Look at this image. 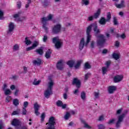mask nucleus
<instances>
[{
    "label": "nucleus",
    "mask_w": 129,
    "mask_h": 129,
    "mask_svg": "<svg viewBox=\"0 0 129 129\" xmlns=\"http://www.w3.org/2000/svg\"><path fill=\"white\" fill-rule=\"evenodd\" d=\"M19 113H20V111H14L12 113V115H16V114H19Z\"/></svg>",
    "instance_id": "obj_45"
},
{
    "label": "nucleus",
    "mask_w": 129,
    "mask_h": 129,
    "mask_svg": "<svg viewBox=\"0 0 129 129\" xmlns=\"http://www.w3.org/2000/svg\"><path fill=\"white\" fill-rule=\"evenodd\" d=\"M17 129H28V127H27V126H22L20 125V126H19Z\"/></svg>",
    "instance_id": "obj_46"
},
{
    "label": "nucleus",
    "mask_w": 129,
    "mask_h": 129,
    "mask_svg": "<svg viewBox=\"0 0 129 129\" xmlns=\"http://www.w3.org/2000/svg\"><path fill=\"white\" fill-rule=\"evenodd\" d=\"M113 22H114V25H117V20L116 19V18L115 17L114 18Z\"/></svg>",
    "instance_id": "obj_51"
},
{
    "label": "nucleus",
    "mask_w": 129,
    "mask_h": 129,
    "mask_svg": "<svg viewBox=\"0 0 129 129\" xmlns=\"http://www.w3.org/2000/svg\"><path fill=\"white\" fill-rule=\"evenodd\" d=\"M56 67L59 70H62L64 68V62L63 60H59L56 64Z\"/></svg>",
    "instance_id": "obj_16"
},
{
    "label": "nucleus",
    "mask_w": 129,
    "mask_h": 129,
    "mask_svg": "<svg viewBox=\"0 0 129 129\" xmlns=\"http://www.w3.org/2000/svg\"><path fill=\"white\" fill-rule=\"evenodd\" d=\"M75 63V61L74 60H69L67 64L68 66H69V67H73V65H74Z\"/></svg>",
    "instance_id": "obj_26"
},
{
    "label": "nucleus",
    "mask_w": 129,
    "mask_h": 129,
    "mask_svg": "<svg viewBox=\"0 0 129 129\" xmlns=\"http://www.w3.org/2000/svg\"><path fill=\"white\" fill-rule=\"evenodd\" d=\"M120 37H121V38H122V39H125V34H124V33H123L122 34H121V35H120Z\"/></svg>",
    "instance_id": "obj_58"
},
{
    "label": "nucleus",
    "mask_w": 129,
    "mask_h": 129,
    "mask_svg": "<svg viewBox=\"0 0 129 129\" xmlns=\"http://www.w3.org/2000/svg\"><path fill=\"white\" fill-rule=\"evenodd\" d=\"M56 105L59 106L60 107H62V108H66V106H67L66 104H63L62 101L60 100H58L57 102H56Z\"/></svg>",
    "instance_id": "obj_20"
},
{
    "label": "nucleus",
    "mask_w": 129,
    "mask_h": 129,
    "mask_svg": "<svg viewBox=\"0 0 129 129\" xmlns=\"http://www.w3.org/2000/svg\"><path fill=\"white\" fill-rule=\"evenodd\" d=\"M105 42V39H104L103 35L100 34L97 37V44L98 47H103V44Z\"/></svg>",
    "instance_id": "obj_4"
},
{
    "label": "nucleus",
    "mask_w": 129,
    "mask_h": 129,
    "mask_svg": "<svg viewBox=\"0 0 129 129\" xmlns=\"http://www.w3.org/2000/svg\"><path fill=\"white\" fill-rule=\"evenodd\" d=\"M115 6L118 9H121V8H124V2L122 1L120 4H116Z\"/></svg>",
    "instance_id": "obj_23"
},
{
    "label": "nucleus",
    "mask_w": 129,
    "mask_h": 129,
    "mask_svg": "<svg viewBox=\"0 0 129 129\" xmlns=\"http://www.w3.org/2000/svg\"><path fill=\"white\" fill-rule=\"evenodd\" d=\"M115 90H116V86H111L108 87V91L109 93H113V92L115 91Z\"/></svg>",
    "instance_id": "obj_19"
},
{
    "label": "nucleus",
    "mask_w": 129,
    "mask_h": 129,
    "mask_svg": "<svg viewBox=\"0 0 129 129\" xmlns=\"http://www.w3.org/2000/svg\"><path fill=\"white\" fill-rule=\"evenodd\" d=\"M85 68L86 69H90V68H91V66H90V64H89V63L88 62H86L85 64Z\"/></svg>",
    "instance_id": "obj_36"
},
{
    "label": "nucleus",
    "mask_w": 129,
    "mask_h": 129,
    "mask_svg": "<svg viewBox=\"0 0 129 129\" xmlns=\"http://www.w3.org/2000/svg\"><path fill=\"white\" fill-rule=\"evenodd\" d=\"M95 43H94V41H91V48H94V45Z\"/></svg>",
    "instance_id": "obj_52"
},
{
    "label": "nucleus",
    "mask_w": 129,
    "mask_h": 129,
    "mask_svg": "<svg viewBox=\"0 0 129 129\" xmlns=\"http://www.w3.org/2000/svg\"><path fill=\"white\" fill-rule=\"evenodd\" d=\"M2 88L5 95H11L12 94V91L10 89H8V84H4Z\"/></svg>",
    "instance_id": "obj_8"
},
{
    "label": "nucleus",
    "mask_w": 129,
    "mask_h": 129,
    "mask_svg": "<svg viewBox=\"0 0 129 129\" xmlns=\"http://www.w3.org/2000/svg\"><path fill=\"white\" fill-rule=\"evenodd\" d=\"M121 111H122V108L117 110L116 111V114H120V113H121Z\"/></svg>",
    "instance_id": "obj_47"
},
{
    "label": "nucleus",
    "mask_w": 129,
    "mask_h": 129,
    "mask_svg": "<svg viewBox=\"0 0 129 129\" xmlns=\"http://www.w3.org/2000/svg\"><path fill=\"white\" fill-rule=\"evenodd\" d=\"M122 78H123V76L122 75L116 76L114 78V82H119V81H121V80H122Z\"/></svg>",
    "instance_id": "obj_17"
},
{
    "label": "nucleus",
    "mask_w": 129,
    "mask_h": 129,
    "mask_svg": "<svg viewBox=\"0 0 129 129\" xmlns=\"http://www.w3.org/2000/svg\"><path fill=\"white\" fill-rule=\"evenodd\" d=\"M115 121V119H110L108 122V123L109 124H111V123H114V122Z\"/></svg>",
    "instance_id": "obj_43"
},
{
    "label": "nucleus",
    "mask_w": 129,
    "mask_h": 129,
    "mask_svg": "<svg viewBox=\"0 0 129 129\" xmlns=\"http://www.w3.org/2000/svg\"><path fill=\"white\" fill-rule=\"evenodd\" d=\"M110 19H111V14L110 12H108L107 14V19H105L104 18H102L99 21V23L100 25H105L106 22H108Z\"/></svg>",
    "instance_id": "obj_6"
},
{
    "label": "nucleus",
    "mask_w": 129,
    "mask_h": 129,
    "mask_svg": "<svg viewBox=\"0 0 129 129\" xmlns=\"http://www.w3.org/2000/svg\"><path fill=\"white\" fill-rule=\"evenodd\" d=\"M50 56H51V50L49 49L46 53L45 57L48 59V58H50Z\"/></svg>",
    "instance_id": "obj_32"
},
{
    "label": "nucleus",
    "mask_w": 129,
    "mask_h": 129,
    "mask_svg": "<svg viewBox=\"0 0 129 129\" xmlns=\"http://www.w3.org/2000/svg\"><path fill=\"white\" fill-rule=\"evenodd\" d=\"M14 18L15 19L16 21H17V22H19V21H22L24 20L23 18H20V15L19 14L14 15Z\"/></svg>",
    "instance_id": "obj_22"
},
{
    "label": "nucleus",
    "mask_w": 129,
    "mask_h": 129,
    "mask_svg": "<svg viewBox=\"0 0 129 129\" xmlns=\"http://www.w3.org/2000/svg\"><path fill=\"white\" fill-rule=\"evenodd\" d=\"M119 53H115L114 52L113 54V58H114V59H115V60H117L118 59H119Z\"/></svg>",
    "instance_id": "obj_24"
},
{
    "label": "nucleus",
    "mask_w": 129,
    "mask_h": 129,
    "mask_svg": "<svg viewBox=\"0 0 129 129\" xmlns=\"http://www.w3.org/2000/svg\"><path fill=\"white\" fill-rule=\"evenodd\" d=\"M47 126L45 129H55V118L51 117L48 123L46 124Z\"/></svg>",
    "instance_id": "obj_3"
},
{
    "label": "nucleus",
    "mask_w": 129,
    "mask_h": 129,
    "mask_svg": "<svg viewBox=\"0 0 129 129\" xmlns=\"http://www.w3.org/2000/svg\"><path fill=\"white\" fill-rule=\"evenodd\" d=\"M106 67H108L110 65V61H108L106 62Z\"/></svg>",
    "instance_id": "obj_60"
},
{
    "label": "nucleus",
    "mask_w": 129,
    "mask_h": 129,
    "mask_svg": "<svg viewBox=\"0 0 129 129\" xmlns=\"http://www.w3.org/2000/svg\"><path fill=\"white\" fill-rule=\"evenodd\" d=\"M20 94V90H19V89H16L15 92H14V95H15V96H18V95H19Z\"/></svg>",
    "instance_id": "obj_39"
},
{
    "label": "nucleus",
    "mask_w": 129,
    "mask_h": 129,
    "mask_svg": "<svg viewBox=\"0 0 129 129\" xmlns=\"http://www.w3.org/2000/svg\"><path fill=\"white\" fill-rule=\"evenodd\" d=\"M48 39V37H47V36H44L43 37V42H46L47 40Z\"/></svg>",
    "instance_id": "obj_57"
},
{
    "label": "nucleus",
    "mask_w": 129,
    "mask_h": 129,
    "mask_svg": "<svg viewBox=\"0 0 129 129\" xmlns=\"http://www.w3.org/2000/svg\"><path fill=\"white\" fill-rule=\"evenodd\" d=\"M0 20H4V12L0 9Z\"/></svg>",
    "instance_id": "obj_38"
},
{
    "label": "nucleus",
    "mask_w": 129,
    "mask_h": 129,
    "mask_svg": "<svg viewBox=\"0 0 129 129\" xmlns=\"http://www.w3.org/2000/svg\"><path fill=\"white\" fill-rule=\"evenodd\" d=\"M53 85L54 82H53V80L49 79V82L47 85V89L44 92V95L46 98H49L50 95L53 94L52 89Z\"/></svg>",
    "instance_id": "obj_2"
},
{
    "label": "nucleus",
    "mask_w": 129,
    "mask_h": 129,
    "mask_svg": "<svg viewBox=\"0 0 129 129\" xmlns=\"http://www.w3.org/2000/svg\"><path fill=\"white\" fill-rule=\"evenodd\" d=\"M91 76V74L90 73H87V74L85 75V79L84 80L85 81H86Z\"/></svg>",
    "instance_id": "obj_34"
},
{
    "label": "nucleus",
    "mask_w": 129,
    "mask_h": 129,
    "mask_svg": "<svg viewBox=\"0 0 129 129\" xmlns=\"http://www.w3.org/2000/svg\"><path fill=\"white\" fill-rule=\"evenodd\" d=\"M11 124L15 126L16 128L18 129L19 126H20L21 122L18 119H14L11 122Z\"/></svg>",
    "instance_id": "obj_9"
},
{
    "label": "nucleus",
    "mask_w": 129,
    "mask_h": 129,
    "mask_svg": "<svg viewBox=\"0 0 129 129\" xmlns=\"http://www.w3.org/2000/svg\"><path fill=\"white\" fill-rule=\"evenodd\" d=\"M82 5H85V6H88L89 5V0H82Z\"/></svg>",
    "instance_id": "obj_31"
},
{
    "label": "nucleus",
    "mask_w": 129,
    "mask_h": 129,
    "mask_svg": "<svg viewBox=\"0 0 129 129\" xmlns=\"http://www.w3.org/2000/svg\"><path fill=\"white\" fill-rule=\"evenodd\" d=\"M39 45V41H35L32 46L26 48V51H31V50H33V49H35L37 46Z\"/></svg>",
    "instance_id": "obj_12"
},
{
    "label": "nucleus",
    "mask_w": 129,
    "mask_h": 129,
    "mask_svg": "<svg viewBox=\"0 0 129 129\" xmlns=\"http://www.w3.org/2000/svg\"><path fill=\"white\" fill-rule=\"evenodd\" d=\"M12 100V97L8 96L6 98V102H10Z\"/></svg>",
    "instance_id": "obj_41"
},
{
    "label": "nucleus",
    "mask_w": 129,
    "mask_h": 129,
    "mask_svg": "<svg viewBox=\"0 0 129 129\" xmlns=\"http://www.w3.org/2000/svg\"><path fill=\"white\" fill-rule=\"evenodd\" d=\"M67 94L66 93L63 94V98L64 99H67Z\"/></svg>",
    "instance_id": "obj_63"
},
{
    "label": "nucleus",
    "mask_w": 129,
    "mask_h": 129,
    "mask_svg": "<svg viewBox=\"0 0 129 129\" xmlns=\"http://www.w3.org/2000/svg\"><path fill=\"white\" fill-rule=\"evenodd\" d=\"M123 117H124V114H122L118 116V120L116 123V127H119V125H120V123H121V121H122Z\"/></svg>",
    "instance_id": "obj_10"
},
{
    "label": "nucleus",
    "mask_w": 129,
    "mask_h": 129,
    "mask_svg": "<svg viewBox=\"0 0 129 129\" xmlns=\"http://www.w3.org/2000/svg\"><path fill=\"white\" fill-rule=\"evenodd\" d=\"M102 74H103V75H104V74H105L106 72H107V71H108V67H102Z\"/></svg>",
    "instance_id": "obj_27"
},
{
    "label": "nucleus",
    "mask_w": 129,
    "mask_h": 129,
    "mask_svg": "<svg viewBox=\"0 0 129 129\" xmlns=\"http://www.w3.org/2000/svg\"><path fill=\"white\" fill-rule=\"evenodd\" d=\"M108 51L107 49H104L103 51H102V53L103 54H106V52Z\"/></svg>",
    "instance_id": "obj_62"
},
{
    "label": "nucleus",
    "mask_w": 129,
    "mask_h": 129,
    "mask_svg": "<svg viewBox=\"0 0 129 129\" xmlns=\"http://www.w3.org/2000/svg\"><path fill=\"white\" fill-rule=\"evenodd\" d=\"M101 12V10L100 9H98L96 13H95L93 16H89L88 18V21H92V20L94 19H97L98 17H99V15H100V12Z\"/></svg>",
    "instance_id": "obj_7"
},
{
    "label": "nucleus",
    "mask_w": 129,
    "mask_h": 129,
    "mask_svg": "<svg viewBox=\"0 0 129 129\" xmlns=\"http://www.w3.org/2000/svg\"><path fill=\"white\" fill-rule=\"evenodd\" d=\"M0 129H4V124L0 123Z\"/></svg>",
    "instance_id": "obj_64"
},
{
    "label": "nucleus",
    "mask_w": 129,
    "mask_h": 129,
    "mask_svg": "<svg viewBox=\"0 0 129 129\" xmlns=\"http://www.w3.org/2000/svg\"><path fill=\"white\" fill-rule=\"evenodd\" d=\"M70 116V113H69V112H67V114L64 116V119H68Z\"/></svg>",
    "instance_id": "obj_44"
},
{
    "label": "nucleus",
    "mask_w": 129,
    "mask_h": 129,
    "mask_svg": "<svg viewBox=\"0 0 129 129\" xmlns=\"http://www.w3.org/2000/svg\"><path fill=\"white\" fill-rule=\"evenodd\" d=\"M104 119V116L101 115L99 118V120H103Z\"/></svg>",
    "instance_id": "obj_53"
},
{
    "label": "nucleus",
    "mask_w": 129,
    "mask_h": 129,
    "mask_svg": "<svg viewBox=\"0 0 129 129\" xmlns=\"http://www.w3.org/2000/svg\"><path fill=\"white\" fill-rule=\"evenodd\" d=\"M41 83V81L40 80H34L33 81V84L34 85H39Z\"/></svg>",
    "instance_id": "obj_33"
},
{
    "label": "nucleus",
    "mask_w": 129,
    "mask_h": 129,
    "mask_svg": "<svg viewBox=\"0 0 129 129\" xmlns=\"http://www.w3.org/2000/svg\"><path fill=\"white\" fill-rule=\"evenodd\" d=\"M19 49V46L18 44H15L13 46V50L14 52H16V51H18Z\"/></svg>",
    "instance_id": "obj_30"
},
{
    "label": "nucleus",
    "mask_w": 129,
    "mask_h": 129,
    "mask_svg": "<svg viewBox=\"0 0 129 129\" xmlns=\"http://www.w3.org/2000/svg\"><path fill=\"white\" fill-rule=\"evenodd\" d=\"M10 89H11V90H15V89H16V86L14 85H12L10 86Z\"/></svg>",
    "instance_id": "obj_50"
},
{
    "label": "nucleus",
    "mask_w": 129,
    "mask_h": 129,
    "mask_svg": "<svg viewBox=\"0 0 129 129\" xmlns=\"http://www.w3.org/2000/svg\"><path fill=\"white\" fill-rule=\"evenodd\" d=\"M45 117H46V114L44 113H42L41 115V121L43 122L44 121V119H45Z\"/></svg>",
    "instance_id": "obj_35"
},
{
    "label": "nucleus",
    "mask_w": 129,
    "mask_h": 129,
    "mask_svg": "<svg viewBox=\"0 0 129 129\" xmlns=\"http://www.w3.org/2000/svg\"><path fill=\"white\" fill-rule=\"evenodd\" d=\"M61 30V25L59 24H57L53 27L52 29V32L54 34H57V33H59Z\"/></svg>",
    "instance_id": "obj_11"
},
{
    "label": "nucleus",
    "mask_w": 129,
    "mask_h": 129,
    "mask_svg": "<svg viewBox=\"0 0 129 129\" xmlns=\"http://www.w3.org/2000/svg\"><path fill=\"white\" fill-rule=\"evenodd\" d=\"M15 29V24L14 23L10 22L9 25V29H8V34H11Z\"/></svg>",
    "instance_id": "obj_15"
},
{
    "label": "nucleus",
    "mask_w": 129,
    "mask_h": 129,
    "mask_svg": "<svg viewBox=\"0 0 129 129\" xmlns=\"http://www.w3.org/2000/svg\"><path fill=\"white\" fill-rule=\"evenodd\" d=\"M93 28L94 32L95 33V34H98L100 32L99 29L97 28V24H92L89 25L87 28L86 30V34H87V37L85 39V38L82 37L81 38L80 40V43L79 48L80 50H82L83 48H84V46L87 47V46H88V44H89V42L90 41H91V38L92 36L90 35V32H91V29Z\"/></svg>",
    "instance_id": "obj_1"
},
{
    "label": "nucleus",
    "mask_w": 129,
    "mask_h": 129,
    "mask_svg": "<svg viewBox=\"0 0 129 129\" xmlns=\"http://www.w3.org/2000/svg\"><path fill=\"white\" fill-rule=\"evenodd\" d=\"M115 46L116 47H118V46H119V42L118 41H116L115 44Z\"/></svg>",
    "instance_id": "obj_61"
},
{
    "label": "nucleus",
    "mask_w": 129,
    "mask_h": 129,
    "mask_svg": "<svg viewBox=\"0 0 129 129\" xmlns=\"http://www.w3.org/2000/svg\"><path fill=\"white\" fill-rule=\"evenodd\" d=\"M22 6L21 2H18L17 3V8H18V9H20V8H21V6Z\"/></svg>",
    "instance_id": "obj_56"
},
{
    "label": "nucleus",
    "mask_w": 129,
    "mask_h": 129,
    "mask_svg": "<svg viewBox=\"0 0 129 129\" xmlns=\"http://www.w3.org/2000/svg\"><path fill=\"white\" fill-rule=\"evenodd\" d=\"M84 127L86 128H91V126H90L88 124L85 123Z\"/></svg>",
    "instance_id": "obj_49"
},
{
    "label": "nucleus",
    "mask_w": 129,
    "mask_h": 129,
    "mask_svg": "<svg viewBox=\"0 0 129 129\" xmlns=\"http://www.w3.org/2000/svg\"><path fill=\"white\" fill-rule=\"evenodd\" d=\"M52 42L55 44V48H56V49H59V48H61L62 42V40L60 39L59 37L53 38Z\"/></svg>",
    "instance_id": "obj_5"
},
{
    "label": "nucleus",
    "mask_w": 129,
    "mask_h": 129,
    "mask_svg": "<svg viewBox=\"0 0 129 129\" xmlns=\"http://www.w3.org/2000/svg\"><path fill=\"white\" fill-rule=\"evenodd\" d=\"M22 113H23V114H27V110H26V108H23Z\"/></svg>",
    "instance_id": "obj_48"
},
{
    "label": "nucleus",
    "mask_w": 129,
    "mask_h": 129,
    "mask_svg": "<svg viewBox=\"0 0 129 129\" xmlns=\"http://www.w3.org/2000/svg\"><path fill=\"white\" fill-rule=\"evenodd\" d=\"M53 18V15L49 14L47 17H44L42 18L41 21L42 23L44 24L45 23H46L48 21H51L52 20V18Z\"/></svg>",
    "instance_id": "obj_14"
},
{
    "label": "nucleus",
    "mask_w": 129,
    "mask_h": 129,
    "mask_svg": "<svg viewBox=\"0 0 129 129\" xmlns=\"http://www.w3.org/2000/svg\"><path fill=\"white\" fill-rule=\"evenodd\" d=\"M29 105V102L25 101L24 102L23 106L24 108H27V106Z\"/></svg>",
    "instance_id": "obj_42"
},
{
    "label": "nucleus",
    "mask_w": 129,
    "mask_h": 129,
    "mask_svg": "<svg viewBox=\"0 0 129 129\" xmlns=\"http://www.w3.org/2000/svg\"><path fill=\"white\" fill-rule=\"evenodd\" d=\"M28 4H26L25 8H29V4H31V0H27Z\"/></svg>",
    "instance_id": "obj_54"
},
{
    "label": "nucleus",
    "mask_w": 129,
    "mask_h": 129,
    "mask_svg": "<svg viewBox=\"0 0 129 129\" xmlns=\"http://www.w3.org/2000/svg\"><path fill=\"white\" fill-rule=\"evenodd\" d=\"M41 59H37L33 61V63L34 64V65H40V64H41Z\"/></svg>",
    "instance_id": "obj_29"
},
{
    "label": "nucleus",
    "mask_w": 129,
    "mask_h": 129,
    "mask_svg": "<svg viewBox=\"0 0 129 129\" xmlns=\"http://www.w3.org/2000/svg\"><path fill=\"white\" fill-rule=\"evenodd\" d=\"M36 52H37L38 54H39V55H43V54H44V52H43V48L42 47L36 49Z\"/></svg>",
    "instance_id": "obj_28"
},
{
    "label": "nucleus",
    "mask_w": 129,
    "mask_h": 129,
    "mask_svg": "<svg viewBox=\"0 0 129 129\" xmlns=\"http://www.w3.org/2000/svg\"><path fill=\"white\" fill-rule=\"evenodd\" d=\"M81 97L82 99L84 100V99H85V97H86L85 93L82 92L81 94Z\"/></svg>",
    "instance_id": "obj_40"
},
{
    "label": "nucleus",
    "mask_w": 129,
    "mask_h": 129,
    "mask_svg": "<svg viewBox=\"0 0 129 129\" xmlns=\"http://www.w3.org/2000/svg\"><path fill=\"white\" fill-rule=\"evenodd\" d=\"M98 128L99 129H104V126H103L102 124H100L98 125Z\"/></svg>",
    "instance_id": "obj_55"
},
{
    "label": "nucleus",
    "mask_w": 129,
    "mask_h": 129,
    "mask_svg": "<svg viewBox=\"0 0 129 129\" xmlns=\"http://www.w3.org/2000/svg\"><path fill=\"white\" fill-rule=\"evenodd\" d=\"M34 107L36 115H39L40 112H39V109L41 107V106L38 103H35L34 105Z\"/></svg>",
    "instance_id": "obj_13"
},
{
    "label": "nucleus",
    "mask_w": 129,
    "mask_h": 129,
    "mask_svg": "<svg viewBox=\"0 0 129 129\" xmlns=\"http://www.w3.org/2000/svg\"><path fill=\"white\" fill-rule=\"evenodd\" d=\"M81 63H82V60H79L76 61V64L74 66V67L76 69H78L79 67H80V65H81Z\"/></svg>",
    "instance_id": "obj_21"
},
{
    "label": "nucleus",
    "mask_w": 129,
    "mask_h": 129,
    "mask_svg": "<svg viewBox=\"0 0 129 129\" xmlns=\"http://www.w3.org/2000/svg\"><path fill=\"white\" fill-rule=\"evenodd\" d=\"M25 43L27 46H29V45H31L32 44V41L30 40L29 37H26L25 38Z\"/></svg>",
    "instance_id": "obj_25"
},
{
    "label": "nucleus",
    "mask_w": 129,
    "mask_h": 129,
    "mask_svg": "<svg viewBox=\"0 0 129 129\" xmlns=\"http://www.w3.org/2000/svg\"><path fill=\"white\" fill-rule=\"evenodd\" d=\"M99 96V93H95V97H96V98H98Z\"/></svg>",
    "instance_id": "obj_59"
},
{
    "label": "nucleus",
    "mask_w": 129,
    "mask_h": 129,
    "mask_svg": "<svg viewBox=\"0 0 129 129\" xmlns=\"http://www.w3.org/2000/svg\"><path fill=\"white\" fill-rule=\"evenodd\" d=\"M19 100H18V99H15L13 100V104H14V105H19Z\"/></svg>",
    "instance_id": "obj_37"
},
{
    "label": "nucleus",
    "mask_w": 129,
    "mask_h": 129,
    "mask_svg": "<svg viewBox=\"0 0 129 129\" xmlns=\"http://www.w3.org/2000/svg\"><path fill=\"white\" fill-rule=\"evenodd\" d=\"M73 84H75L77 87L78 88H79V87H80L81 83L80 82V81L79 80H78L77 78H75L74 79V81L73 82Z\"/></svg>",
    "instance_id": "obj_18"
}]
</instances>
